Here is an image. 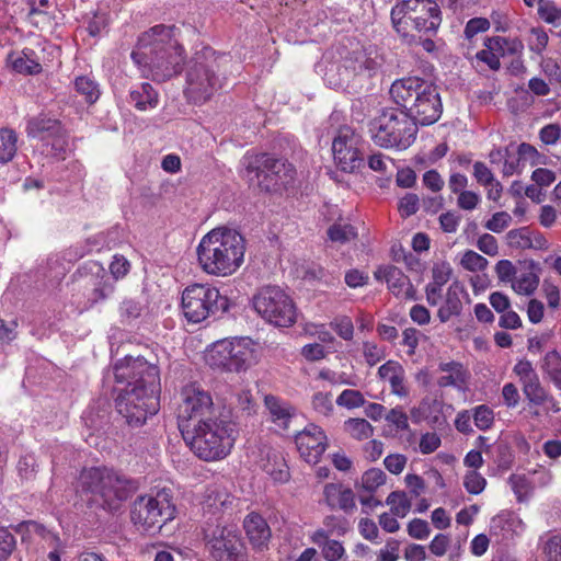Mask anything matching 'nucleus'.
Returning <instances> with one entry per match:
<instances>
[{
  "mask_svg": "<svg viewBox=\"0 0 561 561\" xmlns=\"http://www.w3.org/2000/svg\"><path fill=\"white\" fill-rule=\"evenodd\" d=\"M114 375L118 383H126L116 399L117 411L128 424L142 425L149 415H154L159 410L158 367L142 357L126 356L115 364Z\"/></svg>",
  "mask_w": 561,
  "mask_h": 561,
  "instance_id": "1",
  "label": "nucleus"
},
{
  "mask_svg": "<svg viewBox=\"0 0 561 561\" xmlns=\"http://www.w3.org/2000/svg\"><path fill=\"white\" fill-rule=\"evenodd\" d=\"M131 59L142 76L165 81L180 72L184 55L182 46L172 38V27L156 25L139 36Z\"/></svg>",
  "mask_w": 561,
  "mask_h": 561,
  "instance_id": "2",
  "label": "nucleus"
},
{
  "mask_svg": "<svg viewBox=\"0 0 561 561\" xmlns=\"http://www.w3.org/2000/svg\"><path fill=\"white\" fill-rule=\"evenodd\" d=\"M245 249V239L237 229L217 227L201 239L196 249L197 261L206 274L227 277L242 266Z\"/></svg>",
  "mask_w": 561,
  "mask_h": 561,
  "instance_id": "3",
  "label": "nucleus"
},
{
  "mask_svg": "<svg viewBox=\"0 0 561 561\" xmlns=\"http://www.w3.org/2000/svg\"><path fill=\"white\" fill-rule=\"evenodd\" d=\"M181 434L195 456L205 461H216L231 453L239 431L231 420L216 416L192 426L184 425Z\"/></svg>",
  "mask_w": 561,
  "mask_h": 561,
  "instance_id": "4",
  "label": "nucleus"
},
{
  "mask_svg": "<svg viewBox=\"0 0 561 561\" xmlns=\"http://www.w3.org/2000/svg\"><path fill=\"white\" fill-rule=\"evenodd\" d=\"M389 92L393 102L416 124H434L442 115L443 106L437 88L420 77L396 80Z\"/></svg>",
  "mask_w": 561,
  "mask_h": 561,
  "instance_id": "5",
  "label": "nucleus"
},
{
  "mask_svg": "<svg viewBox=\"0 0 561 561\" xmlns=\"http://www.w3.org/2000/svg\"><path fill=\"white\" fill-rule=\"evenodd\" d=\"M369 134L375 145L403 151L415 141L417 124L402 110L386 107L370 121Z\"/></svg>",
  "mask_w": 561,
  "mask_h": 561,
  "instance_id": "6",
  "label": "nucleus"
},
{
  "mask_svg": "<svg viewBox=\"0 0 561 561\" xmlns=\"http://www.w3.org/2000/svg\"><path fill=\"white\" fill-rule=\"evenodd\" d=\"M261 357L257 342L248 336L222 339L210 344L205 353L206 363L226 373L247 371Z\"/></svg>",
  "mask_w": 561,
  "mask_h": 561,
  "instance_id": "7",
  "label": "nucleus"
},
{
  "mask_svg": "<svg viewBox=\"0 0 561 561\" xmlns=\"http://www.w3.org/2000/svg\"><path fill=\"white\" fill-rule=\"evenodd\" d=\"M221 85L215 53L205 47L195 54L187 67L184 95L190 103L201 105L210 100Z\"/></svg>",
  "mask_w": 561,
  "mask_h": 561,
  "instance_id": "8",
  "label": "nucleus"
},
{
  "mask_svg": "<svg viewBox=\"0 0 561 561\" xmlns=\"http://www.w3.org/2000/svg\"><path fill=\"white\" fill-rule=\"evenodd\" d=\"M241 165L247 181L265 191L285 187L295 176L293 164L266 153H247L241 160Z\"/></svg>",
  "mask_w": 561,
  "mask_h": 561,
  "instance_id": "9",
  "label": "nucleus"
},
{
  "mask_svg": "<svg viewBox=\"0 0 561 561\" xmlns=\"http://www.w3.org/2000/svg\"><path fill=\"white\" fill-rule=\"evenodd\" d=\"M391 20L404 38L413 37L412 31H436L442 21L439 7L433 0H404L392 8Z\"/></svg>",
  "mask_w": 561,
  "mask_h": 561,
  "instance_id": "10",
  "label": "nucleus"
},
{
  "mask_svg": "<svg viewBox=\"0 0 561 561\" xmlns=\"http://www.w3.org/2000/svg\"><path fill=\"white\" fill-rule=\"evenodd\" d=\"M79 481L84 491L99 495L111 511L118 508L133 491L128 480L107 468L84 469Z\"/></svg>",
  "mask_w": 561,
  "mask_h": 561,
  "instance_id": "11",
  "label": "nucleus"
},
{
  "mask_svg": "<svg viewBox=\"0 0 561 561\" xmlns=\"http://www.w3.org/2000/svg\"><path fill=\"white\" fill-rule=\"evenodd\" d=\"M255 312L266 322L288 328L296 322L297 312L293 299L278 286H265L252 298Z\"/></svg>",
  "mask_w": 561,
  "mask_h": 561,
  "instance_id": "12",
  "label": "nucleus"
},
{
  "mask_svg": "<svg viewBox=\"0 0 561 561\" xmlns=\"http://www.w3.org/2000/svg\"><path fill=\"white\" fill-rule=\"evenodd\" d=\"M175 516L171 491L162 489L154 495L138 497L133 506L131 520L142 531H156Z\"/></svg>",
  "mask_w": 561,
  "mask_h": 561,
  "instance_id": "13",
  "label": "nucleus"
},
{
  "mask_svg": "<svg viewBox=\"0 0 561 561\" xmlns=\"http://www.w3.org/2000/svg\"><path fill=\"white\" fill-rule=\"evenodd\" d=\"M228 309V299L210 284H192L182 293V310L187 321L199 323L217 311Z\"/></svg>",
  "mask_w": 561,
  "mask_h": 561,
  "instance_id": "14",
  "label": "nucleus"
},
{
  "mask_svg": "<svg viewBox=\"0 0 561 561\" xmlns=\"http://www.w3.org/2000/svg\"><path fill=\"white\" fill-rule=\"evenodd\" d=\"M216 407L211 394L197 383H190L181 390L178 408L179 428L216 417Z\"/></svg>",
  "mask_w": 561,
  "mask_h": 561,
  "instance_id": "15",
  "label": "nucleus"
},
{
  "mask_svg": "<svg viewBox=\"0 0 561 561\" xmlns=\"http://www.w3.org/2000/svg\"><path fill=\"white\" fill-rule=\"evenodd\" d=\"M381 66L380 57L365 50L354 51L342 65L332 64L327 69L324 80L333 89L343 88L354 76H374Z\"/></svg>",
  "mask_w": 561,
  "mask_h": 561,
  "instance_id": "16",
  "label": "nucleus"
},
{
  "mask_svg": "<svg viewBox=\"0 0 561 561\" xmlns=\"http://www.w3.org/2000/svg\"><path fill=\"white\" fill-rule=\"evenodd\" d=\"M360 136L351 127H341L332 141L333 159L344 172H353L363 162L359 153Z\"/></svg>",
  "mask_w": 561,
  "mask_h": 561,
  "instance_id": "17",
  "label": "nucleus"
},
{
  "mask_svg": "<svg viewBox=\"0 0 561 561\" xmlns=\"http://www.w3.org/2000/svg\"><path fill=\"white\" fill-rule=\"evenodd\" d=\"M208 542L219 561H243L244 547L236 526H217Z\"/></svg>",
  "mask_w": 561,
  "mask_h": 561,
  "instance_id": "18",
  "label": "nucleus"
},
{
  "mask_svg": "<svg viewBox=\"0 0 561 561\" xmlns=\"http://www.w3.org/2000/svg\"><path fill=\"white\" fill-rule=\"evenodd\" d=\"M295 443L300 457L308 463H317L327 449L328 438L324 431L316 425L309 424L295 437Z\"/></svg>",
  "mask_w": 561,
  "mask_h": 561,
  "instance_id": "19",
  "label": "nucleus"
},
{
  "mask_svg": "<svg viewBox=\"0 0 561 561\" xmlns=\"http://www.w3.org/2000/svg\"><path fill=\"white\" fill-rule=\"evenodd\" d=\"M454 407L438 399L425 398L417 407L411 409V416L415 423L426 421L428 425L442 428L448 423Z\"/></svg>",
  "mask_w": 561,
  "mask_h": 561,
  "instance_id": "20",
  "label": "nucleus"
},
{
  "mask_svg": "<svg viewBox=\"0 0 561 561\" xmlns=\"http://www.w3.org/2000/svg\"><path fill=\"white\" fill-rule=\"evenodd\" d=\"M26 131L30 137L38 138L43 141L51 139V148L54 150H64L66 140L60 123L57 119L39 115L28 121Z\"/></svg>",
  "mask_w": 561,
  "mask_h": 561,
  "instance_id": "21",
  "label": "nucleus"
},
{
  "mask_svg": "<svg viewBox=\"0 0 561 561\" xmlns=\"http://www.w3.org/2000/svg\"><path fill=\"white\" fill-rule=\"evenodd\" d=\"M378 280H385L388 289L398 298L407 300L416 299V290L410 278L398 267L388 265L375 272Z\"/></svg>",
  "mask_w": 561,
  "mask_h": 561,
  "instance_id": "22",
  "label": "nucleus"
},
{
  "mask_svg": "<svg viewBox=\"0 0 561 561\" xmlns=\"http://www.w3.org/2000/svg\"><path fill=\"white\" fill-rule=\"evenodd\" d=\"M323 497L325 504L332 510H341L345 514L356 511L354 491L341 482L327 483L323 488Z\"/></svg>",
  "mask_w": 561,
  "mask_h": 561,
  "instance_id": "23",
  "label": "nucleus"
},
{
  "mask_svg": "<svg viewBox=\"0 0 561 561\" xmlns=\"http://www.w3.org/2000/svg\"><path fill=\"white\" fill-rule=\"evenodd\" d=\"M438 371L442 374L437 379V385L440 388L453 387L460 392L468 390L470 373L461 363L442 362L438 365Z\"/></svg>",
  "mask_w": 561,
  "mask_h": 561,
  "instance_id": "24",
  "label": "nucleus"
},
{
  "mask_svg": "<svg viewBox=\"0 0 561 561\" xmlns=\"http://www.w3.org/2000/svg\"><path fill=\"white\" fill-rule=\"evenodd\" d=\"M243 528L254 549L262 550L267 547L272 533L270 526L262 516L255 513L249 514L244 518Z\"/></svg>",
  "mask_w": 561,
  "mask_h": 561,
  "instance_id": "25",
  "label": "nucleus"
},
{
  "mask_svg": "<svg viewBox=\"0 0 561 561\" xmlns=\"http://www.w3.org/2000/svg\"><path fill=\"white\" fill-rule=\"evenodd\" d=\"M522 387L523 393L530 404L542 408L546 413L560 410L554 398L542 387L539 377L524 383Z\"/></svg>",
  "mask_w": 561,
  "mask_h": 561,
  "instance_id": "26",
  "label": "nucleus"
},
{
  "mask_svg": "<svg viewBox=\"0 0 561 561\" xmlns=\"http://www.w3.org/2000/svg\"><path fill=\"white\" fill-rule=\"evenodd\" d=\"M468 296L462 284L454 282L449 285L444 305L438 310V318L446 322L451 316H457L462 309V298Z\"/></svg>",
  "mask_w": 561,
  "mask_h": 561,
  "instance_id": "27",
  "label": "nucleus"
},
{
  "mask_svg": "<svg viewBox=\"0 0 561 561\" xmlns=\"http://www.w3.org/2000/svg\"><path fill=\"white\" fill-rule=\"evenodd\" d=\"M33 56L34 53L30 49L12 51L7 57V65L15 73L34 76L42 71V66Z\"/></svg>",
  "mask_w": 561,
  "mask_h": 561,
  "instance_id": "28",
  "label": "nucleus"
},
{
  "mask_svg": "<svg viewBox=\"0 0 561 561\" xmlns=\"http://www.w3.org/2000/svg\"><path fill=\"white\" fill-rule=\"evenodd\" d=\"M350 529L351 524L345 517L328 515L322 522V527L313 531L310 539L312 542H320L321 540L332 536H344L350 531Z\"/></svg>",
  "mask_w": 561,
  "mask_h": 561,
  "instance_id": "29",
  "label": "nucleus"
},
{
  "mask_svg": "<svg viewBox=\"0 0 561 561\" xmlns=\"http://www.w3.org/2000/svg\"><path fill=\"white\" fill-rule=\"evenodd\" d=\"M265 405L270 412L272 422L279 430H287L291 417L295 415L294 408L274 396L265 397Z\"/></svg>",
  "mask_w": 561,
  "mask_h": 561,
  "instance_id": "30",
  "label": "nucleus"
},
{
  "mask_svg": "<svg viewBox=\"0 0 561 561\" xmlns=\"http://www.w3.org/2000/svg\"><path fill=\"white\" fill-rule=\"evenodd\" d=\"M129 102L138 111L152 110L159 103V94L150 83L144 82L130 90Z\"/></svg>",
  "mask_w": 561,
  "mask_h": 561,
  "instance_id": "31",
  "label": "nucleus"
},
{
  "mask_svg": "<svg viewBox=\"0 0 561 561\" xmlns=\"http://www.w3.org/2000/svg\"><path fill=\"white\" fill-rule=\"evenodd\" d=\"M485 47L497 54L499 58L507 56H519L523 53V42L516 37L495 36L488 38Z\"/></svg>",
  "mask_w": 561,
  "mask_h": 561,
  "instance_id": "32",
  "label": "nucleus"
},
{
  "mask_svg": "<svg viewBox=\"0 0 561 561\" xmlns=\"http://www.w3.org/2000/svg\"><path fill=\"white\" fill-rule=\"evenodd\" d=\"M535 267L536 264L531 263L528 270L515 276L511 286L516 294L530 296L536 291L539 285V273Z\"/></svg>",
  "mask_w": 561,
  "mask_h": 561,
  "instance_id": "33",
  "label": "nucleus"
},
{
  "mask_svg": "<svg viewBox=\"0 0 561 561\" xmlns=\"http://www.w3.org/2000/svg\"><path fill=\"white\" fill-rule=\"evenodd\" d=\"M512 491L518 502H525L530 499L534 492L531 478L524 473H513L507 480Z\"/></svg>",
  "mask_w": 561,
  "mask_h": 561,
  "instance_id": "34",
  "label": "nucleus"
},
{
  "mask_svg": "<svg viewBox=\"0 0 561 561\" xmlns=\"http://www.w3.org/2000/svg\"><path fill=\"white\" fill-rule=\"evenodd\" d=\"M18 150V135L13 129H0V163L10 162Z\"/></svg>",
  "mask_w": 561,
  "mask_h": 561,
  "instance_id": "35",
  "label": "nucleus"
},
{
  "mask_svg": "<svg viewBox=\"0 0 561 561\" xmlns=\"http://www.w3.org/2000/svg\"><path fill=\"white\" fill-rule=\"evenodd\" d=\"M541 368L553 385L561 389V355L557 351L548 352L542 359Z\"/></svg>",
  "mask_w": 561,
  "mask_h": 561,
  "instance_id": "36",
  "label": "nucleus"
},
{
  "mask_svg": "<svg viewBox=\"0 0 561 561\" xmlns=\"http://www.w3.org/2000/svg\"><path fill=\"white\" fill-rule=\"evenodd\" d=\"M264 471L276 482H286L289 479V470L283 457L277 454L268 455L267 462L263 465Z\"/></svg>",
  "mask_w": 561,
  "mask_h": 561,
  "instance_id": "37",
  "label": "nucleus"
},
{
  "mask_svg": "<svg viewBox=\"0 0 561 561\" xmlns=\"http://www.w3.org/2000/svg\"><path fill=\"white\" fill-rule=\"evenodd\" d=\"M523 523L522 520L510 513H502L497 516L493 517L491 520V530L494 533H517L522 530Z\"/></svg>",
  "mask_w": 561,
  "mask_h": 561,
  "instance_id": "38",
  "label": "nucleus"
},
{
  "mask_svg": "<svg viewBox=\"0 0 561 561\" xmlns=\"http://www.w3.org/2000/svg\"><path fill=\"white\" fill-rule=\"evenodd\" d=\"M386 504L390 506L391 513L399 517H405L411 510V500L403 491L391 492L386 500Z\"/></svg>",
  "mask_w": 561,
  "mask_h": 561,
  "instance_id": "39",
  "label": "nucleus"
},
{
  "mask_svg": "<svg viewBox=\"0 0 561 561\" xmlns=\"http://www.w3.org/2000/svg\"><path fill=\"white\" fill-rule=\"evenodd\" d=\"M313 543L321 549V554L325 561H341L346 556L345 548L339 540L325 538Z\"/></svg>",
  "mask_w": 561,
  "mask_h": 561,
  "instance_id": "40",
  "label": "nucleus"
},
{
  "mask_svg": "<svg viewBox=\"0 0 561 561\" xmlns=\"http://www.w3.org/2000/svg\"><path fill=\"white\" fill-rule=\"evenodd\" d=\"M537 13L539 18L548 24H561V8H559L552 0H538Z\"/></svg>",
  "mask_w": 561,
  "mask_h": 561,
  "instance_id": "41",
  "label": "nucleus"
},
{
  "mask_svg": "<svg viewBox=\"0 0 561 561\" xmlns=\"http://www.w3.org/2000/svg\"><path fill=\"white\" fill-rule=\"evenodd\" d=\"M311 407L317 414L330 416L334 410L332 392L323 390L314 391L311 397Z\"/></svg>",
  "mask_w": 561,
  "mask_h": 561,
  "instance_id": "42",
  "label": "nucleus"
},
{
  "mask_svg": "<svg viewBox=\"0 0 561 561\" xmlns=\"http://www.w3.org/2000/svg\"><path fill=\"white\" fill-rule=\"evenodd\" d=\"M345 430L353 438L358 440L367 439L374 433L371 424L365 419L347 420L345 422Z\"/></svg>",
  "mask_w": 561,
  "mask_h": 561,
  "instance_id": "43",
  "label": "nucleus"
},
{
  "mask_svg": "<svg viewBox=\"0 0 561 561\" xmlns=\"http://www.w3.org/2000/svg\"><path fill=\"white\" fill-rule=\"evenodd\" d=\"M75 87L77 92L83 95L89 103H94L100 96L98 84L89 77H78Z\"/></svg>",
  "mask_w": 561,
  "mask_h": 561,
  "instance_id": "44",
  "label": "nucleus"
},
{
  "mask_svg": "<svg viewBox=\"0 0 561 561\" xmlns=\"http://www.w3.org/2000/svg\"><path fill=\"white\" fill-rule=\"evenodd\" d=\"M386 482V474L381 469L373 468L364 472L362 476V488L373 493L375 492L379 486L383 485Z\"/></svg>",
  "mask_w": 561,
  "mask_h": 561,
  "instance_id": "45",
  "label": "nucleus"
},
{
  "mask_svg": "<svg viewBox=\"0 0 561 561\" xmlns=\"http://www.w3.org/2000/svg\"><path fill=\"white\" fill-rule=\"evenodd\" d=\"M489 262L481 254L467 250L462 253L460 265L469 272H481L486 268Z\"/></svg>",
  "mask_w": 561,
  "mask_h": 561,
  "instance_id": "46",
  "label": "nucleus"
},
{
  "mask_svg": "<svg viewBox=\"0 0 561 561\" xmlns=\"http://www.w3.org/2000/svg\"><path fill=\"white\" fill-rule=\"evenodd\" d=\"M328 236L333 242L346 243L355 239L357 233L355 228L348 224H334L329 228Z\"/></svg>",
  "mask_w": 561,
  "mask_h": 561,
  "instance_id": "47",
  "label": "nucleus"
},
{
  "mask_svg": "<svg viewBox=\"0 0 561 561\" xmlns=\"http://www.w3.org/2000/svg\"><path fill=\"white\" fill-rule=\"evenodd\" d=\"M336 404L345 409H355L365 404V398L358 390L346 389L336 399Z\"/></svg>",
  "mask_w": 561,
  "mask_h": 561,
  "instance_id": "48",
  "label": "nucleus"
},
{
  "mask_svg": "<svg viewBox=\"0 0 561 561\" xmlns=\"http://www.w3.org/2000/svg\"><path fill=\"white\" fill-rule=\"evenodd\" d=\"M485 485V478L477 470H470L463 477V486L470 494H480Z\"/></svg>",
  "mask_w": 561,
  "mask_h": 561,
  "instance_id": "49",
  "label": "nucleus"
},
{
  "mask_svg": "<svg viewBox=\"0 0 561 561\" xmlns=\"http://www.w3.org/2000/svg\"><path fill=\"white\" fill-rule=\"evenodd\" d=\"M472 417L476 426L481 431H485L492 426L494 413L488 405L482 404L473 410Z\"/></svg>",
  "mask_w": 561,
  "mask_h": 561,
  "instance_id": "50",
  "label": "nucleus"
},
{
  "mask_svg": "<svg viewBox=\"0 0 561 561\" xmlns=\"http://www.w3.org/2000/svg\"><path fill=\"white\" fill-rule=\"evenodd\" d=\"M549 36L541 27H533L530 30L528 46L536 54H541L548 45Z\"/></svg>",
  "mask_w": 561,
  "mask_h": 561,
  "instance_id": "51",
  "label": "nucleus"
},
{
  "mask_svg": "<svg viewBox=\"0 0 561 561\" xmlns=\"http://www.w3.org/2000/svg\"><path fill=\"white\" fill-rule=\"evenodd\" d=\"M517 153L520 161L528 162L531 165L545 163L546 157L538 152V150L529 144H520L518 146Z\"/></svg>",
  "mask_w": 561,
  "mask_h": 561,
  "instance_id": "52",
  "label": "nucleus"
},
{
  "mask_svg": "<svg viewBox=\"0 0 561 561\" xmlns=\"http://www.w3.org/2000/svg\"><path fill=\"white\" fill-rule=\"evenodd\" d=\"M512 217L506 211H497L485 222L484 227L495 233L504 231L511 224Z\"/></svg>",
  "mask_w": 561,
  "mask_h": 561,
  "instance_id": "53",
  "label": "nucleus"
},
{
  "mask_svg": "<svg viewBox=\"0 0 561 561\" xmlns=\"http://www.w3.org/2000/svg\"><path fill=\"white\" fill-rule=\"evenodd\" d=\"M130 271V262L122 254H115L110 264L111 275L115 280L124 278Z\"/></svg>",
  "mask_w": 561,
  "mask_h": 561,
  "instance_id": "54",
  "label": "nucleus"
},
{
  "mask_svg": "<svg viewBox=\"0 0 561 561\" xmlns=\"http://www.w3.org/2000/svg\"><path fill=\"white\" fill-rule=\"evenodd\" d=\"M14 536L4 527H0V561H5L15 549Z\"/></svg>",
  "mask_w": 561,
  "mask_h": 561,
  "instance_id": "55",
  "label": "nucleus"
},
{
  "mask_svg": "<svg viewBox=\"0 0 561 561\" xmlns=\"http://www.w3.org/2000/svg\"><path fill=\"white\" fill-rule=\"evenodd\" d=\"M363 355L369 366H375L386 356L382 347L369 341L363 343Z\"/></svg>",
  "mask_w": 561,
  "mask_h": 561,
  "instance_id": "56",
  "label": "nucleus"
},
{
  "mask_svg": "<svg viewBox=\"0 0 561 561\" xmlns=\"http://www.w3.org/2000/svg\"><path fill=\"white\" fill-rule=\"evenodd\" d=\"M332 329L345 341H350L354 335V325L348 317L336 318L331 322Z\"/></svg>",
  "mask_w": 561,
  "mask_h": 561,
  "instance_id": "57",
  "label": "nucleus"
},
{
  "mask_svg": "<svg viewBox=\"0 0 561 561\" xmlns=\"http://www.w3.org/2000/svg\"><path fill=\"white\" fill-rule=\"evenodd\" d=\"M453 268L448 262H438L434 264L432 270V283L444 286L450 279Z\"/></svg>",
  "mask_w": 561,
  "mask_h": 561,
  "instance_id": "58",
  "label": "nucleus"
},
{
  "mask_svg": "<svg viewBox=\"0 0 561 561\" xmlns=\"http://www.w3.org/2000/svg\"><path fill=\"white\" fill-rule=\"evenodd\" d=\"M386 421L393 425L398 431L409 430V419L402 408H393L386 415Z\"/></svg>",
  "mask_w": 561,
  "mask_h": 561,
  "instance_id": "59",
  "label": "nucleus"
},
{
  "mask_svg": "<svg viewBox=\"0 0 561 561\" xmlns=\"http://www.w3.org/2000/svg\"><path fill=\"white\" fill-rule=\"evenodd\" d=\"M142 312V306L140 302L134 299H125L122 301L119 307L121 317L126 321L137 319Z\"/></svg>",
  "mask_w": 561,
  "mask_h": 561,
  "instance_id": "60",
  "label": "nucleus"
},
{
  "mask_svg": "<svg viewBox=\"0 0 561 561\" xmlns=\"http://www.w3.org/2000/svg\"><path fill=\"white\" fill-rule=\"evenodd\" d=\"M514 373L518 377L522 386L528 381L538 377V374L533 367V364L529 360H519L514 366Z\"/></svg>",
  "mask_w": 561,
  "mask_h": 561,
  "instance_id": "61",
  "label": "nucleus"
},
{
  "mask_svg": "<svg viewBox=\"0 0 561 561\" xmlns=\"http://www.w3.org/2000/svg\"><path fill=\"white\" fill-rule=\"evenodd\" d=\"M408 534L417 540L426 539L431 534L428 523L420 518L412 519L408 524Z\"/></svg>",
  "mask_w": 561,
  "mask_h": 561,
  "instance_id": "62",
  "label": "nucleus"
},
{
  "mask_svg": "<svg viewBox=\"0 0 561 561\" xmlns=\"http://www.w3.org/2000/svg\"><path fill=\"white\" fill-rule=\"evenodd\" d=\"M420 199L416 194L408 193L399 202V211L402 217L414 215L419 210Z\"/></svg>",
  "mask_w": 561,
  "mask_h": 561,
  "instance_id": "63",
  "label": "nucleus"
},
{
  "mask_svg": "<svg viewBox=\"0 0 561 561\" xmlns=\"http://www.w3.org/2000/svg\"><path fill=\"white\" fill-rule=\"evenodd\" d=\"M545 553L548 561H561V536L551 537L545 546Z\"/></svg>",
  "mask_w": 561,
  "mask_h": 561,
  "instance_id": "64",
  "label": "nucleus"
}]
</instances>
